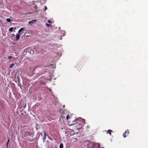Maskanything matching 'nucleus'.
I'll return each mask as SVG.
<instances>
[{
	"label": "nucleus",
	"mask_w": 148,
	"mask_h": 148,
	"mask_svg": "<svg viewBox=\"0 0 148 148\" xmlns=\"http://www.w3.org/2000/svg\"><path fill=\"white\" fill-rule=\"evenodd\" d=\"M24 137L26 140L29 141L31 142L34 140L33 134L29 131H26L25 132Z\"/></svg>",
	"instance_id": "1"
},
{
	"label": "nucleus",
	"mask_w": 148,
	"mask_h": 148,
	"mask_svg": "<svg viewBox=\"0 0 148 148\" xmlns=\"http://www.w3.org/2000/svg\"><path fill=\"white\" fill-rule=\"evenodd\" d=\"M43 132L44 135L43 137L42 138V139L43 140V142H44L46 138V136H47V134L45 131H44Z\"/></svg>",
	"instance_id": "2"
},
{
	"label": "nucleus",
	"mask_w": 148,
	"mask_h": 148,
	"mask_svg": "<svg viewBox=\"0 0 148 148\" xmlns=\"http://www.w3.org/2000/svg\"><path fill=\"white\" fill-rule=\"evenodd\" d=\"M127 133V135H128L129 133V132L128 130H126L123 134V136L124 138H125L127 136L126 134Z\"/></svg>",
	"instance_id": "3"
},
{
	"label": "nucleus",
	"mask_w": 148,
	"mask_h": 148,
	"mask_svg": "<svg viewBox=\"0 0 148 148\" xmlns=\"http://www.w3.org/2000/svg\"><path fill=\"white\" fill-rule=\"evenodd\" d=\"M71 116H70L69 114H68L66 116V120L67 121L69 119H71Z\"/></svg>",
	"instance_id": "4"
},
{
	"label": "nucleus",
	"mask_w": 148,
	"mask_h": 148,
	"mask_svg": "<svg viewBox=\"0 0 148 148\" xmlns=\"http://www.w3.org/2000/svg\"><path fill=\"white\" fill-rule=\"evenodd\" d=\"M20 36L19 35L17 34L16 35V40H19L20 38Z\"/></svg>",
	"instance_id": "5"
},
{
	"label": "nucleus",
	"mask_w": 148,
	"mask_h": 148,
	"mask_svg": "<svg viewBox=\"0 0 148 148\" xmlns=\"http://www.w3.org/2000/svg\"><path fill=\"white\" fill-rule=\"evenodd\" d=\"M112 132V131L111 130H109L108 132L107 133H108L110 135H111V132Z\"/></svg>",
	"instance_id": "6"
},
{
	"label": "nucleus",
	"mask_w": 148,
	"mask_h": 148,
	"mask_svg": "<svg viewBox=\"0 0 148 148\" xmlns=\"http://www.w3.org/2000/svg\"><path fill=\"white\" fill-rule=\"evenodd\" d=\"M34 21H36L35 20H33L31 21H29V22L28 23L29 24H31L34 23Z\"/></svg>",
	"instance_id": "7"
},
{
	"label": "nucleus",
	"mask_w": 148,
	"mask_h": 148,
	"mask_svg": "<svg viewBox=\"0 0 148 148\" xmlns=\"http://www.w3.org/2000/svg\"><path fill=\"white\" fill-rule=\"evenodd\" d=\"M23 29H24L23 28H21V29H20L18 30V34L20 33L21 32H22V31H23Z\"/></svg>",
	"instance_id": "8"
},
{
	"label": "nucleus",
	"mask_w": 148,
	"mask_h": 148,
	"mask_svg": "<svg viewBox=\"0 0 148 148\" xmlns=\"http://www.w3.org/2000/svg\"><path fill=\"white\" fill-rule=\"evenodd\" d=\"M7 21L8 22L10 23L11 21V19L10 18H8L6 19Z\"/></svg>",
	"instance_id": "9"
},
{
	"label": "nucleus",
	"mask_w": 148,
	"mask_h": 148,
	"mask_svg": "<svg viewBox=\"0 0 148 148\" xmlns=\"http://www.w3.org/2000/svg\"><path fill=\"white\" fill-rule=\"evenodd\" d=\"M60 148H63V145L62 143H61L60 145Z\"/></svg>",
	"instance_id": "10"
},
{
	"label": "nucleus",
	"mask_w": 148,
	"mask_h": 148,
	"mask_svg": "<svg viewBox=\"0 0 148 148\" xmlns=\"http://www.w3.org/2000/svg\"><path fill=\"white\" fill-rule=\"evenodd\" d=\"M14 64H10V66H9V68H11L12 67L14 66Z\"/></svg>",
	"instance_id": "11"
},
{
	"label": "nucleus",
	"mask_w": 148,
	"mask_h": 148,
	"mask_svg": "<svg viewBox=\"0 0 148 148\" xmlns=\"http://www.w3.org/2000/svg\"><path fill=\"white\" fill-rule=\"evenodd\" d=\"M13 27H11L9 29V31H10V32H12V31H13Z\"/></svg>",
	"instance_id": "12"
},
{
	"label": "nucleus",
	"mask_w": 148,
	"mask_h": 148,
	"mask_svg": "<svg viewBox=\"0 0 148 148\" xmlns=\"http://www.w3.org/2000/svg\"><path fill=\"white\" fill-rule=\"evenodd\" d=\"M13 57L12 56H8V59H10L12 58Z\"/></svg>",
	"instance_id": "13"
},
{
	"label": "nucleus",
	"mask_w": 148,
	"mask_h": 148,
	"mask_svg": "<svg viewBox=\"0 0 148 148\" xmlns=\"http://www.w3.org/2000/svg\"><path fill=\"white\" fill-rule=\"evenodd\" d=\"M64 113H63V114L62 113L61 115V117H62L63 118H65V116H64Z\"/></svg>",
	"instance_id": "14"
},
{
	"label": "nucleus",
	"mask_w": 148,
	"mask_h": 148,
	"mask_svg": "<svg viewBox=\"0 0 148 148\" xmlns=\"http://www.w3.org/2000/svg\"><path fill=\"white\" fill-rule=\"evenodd\" d=\"M9 140H10L9 139L8 140V141L7 143V144H6V146H7V147H8V143L9 142Z\"/></svg>",
	"instance_id": "15"
},
{
	"label": "nucleus",
	"mask_w": 148,
	"mask_h": 148,
	"mask_svg": "<svg viewBox=\"0 0 148 148\" xmlns=\"http://www.w3.org/2000/svg\"><path fill=\"white\" fill-rule=\"evenodd\" d=\"M86 129L87 130H88V129H89L90 128V126L89 125H87L86 127Z\"/></svg>",
	"instance_id": "16"
},
{
	"label": "nucleus",
	"mask_w": 148,
	"mask_h": 148,
	"mask_svg": "<svg viewBox=\"0 0 148 148\" xmlns=\"http://www.w3.org/2000/svg\"><path fill=\"white\" fill-rule=\"evenodd\" d=\"M48 22L49 23H52L51 22L50 20H49L48 21Z\"/></svg>",
	"instance_id": "17"
},
{
	"label": "nucleus",
	"mask_w": 148,
	"mask_h": 148,
	"mask_svg": "<svg viewBox=\"0 0 148 148\" xmlns=\"http://www.w3.org/2000/svg\"><path fill=\"white\" fill-rule=\"evenodd\" d=\"M46 25L47 26H49V24H46Z\"/></svg>",
	"instance_id": "18"
},
{
	"label": "nucleus",
	"mask_w": 148,
	"mask_h": 148,
	"mask_svg": "<svg viewBox=\"0 0 148 148\" xmlns=\"http://www.w3.org/2000/svg\"><path fill=\"white\" fill-rule=\"evenodd\" d=\"M77 119H75L74 121H73V122H74V121H75V122L77 121Z\"/></svg>",
	"instance_id": "19"
},
{
	"label": "nucleus",
	"mask_w": 148,
	"mask_h": 148,
	"mask_svg": "<svg viewBox=\"0 0 148 148\" xmlns=\"http://www.w3.org/2000/svg\"><path fill=\"white\" fill-rule=\"evenodd\" d=\"M47 9V7L46 6H45V10H46Z\"/></svg>",
	"instance_id": "20"
},
{
	"label": "nucleus",
	"mask_w": 148,
	"mask_h": 148,
	"mask_svg": "<svg viewBox=\"0 0 148 148\" xmlns=\"http://www.w3.org/2000/svg\"><path fill=\"white\" fill-rule=\"evenodd\" d=\"M40 134L41 135H42V133H41H41H40Z\"/></svg>",
	"instance_id": "21"
},
{
	"label": "nucleus",
	"mask_w": 148,
	"mask_h": 148,
	"mask_svg": "<svg viewBox=\"0 0 148 148\" xmlns=\"http://www.w3.org/2000/svg\"><path fill=\"white\" fill-rule=\"evenodd\" d=\"M34 8H36V9H37V7H36H36H34Z\"/></svg>",
	"instance_id": "22"
},
{
	"label": "nucleus",
	"mask_w": 148,
	"mask_h": 148,
	"mask_svg": "<svg viewBox=\"0 0 148 148\" xmlns=\"http://www.w3.org/2000/svg\"><path fill=\"white\" fill-rule=\"evenodd\" d=\"M34 8H36V9H37V7H36H36H34Z\"/></svg>",
	"instance_id": "23"
},
{
	"label": "nucleus",
	"mask_w": 148,
	"mask_h": 148,
	"mask_svg": "<svg viewBox=\"0 0 148 148\" xmlns=\"http://www.w3.org/2000/svg\"><path fill=\"white\" fill-rule=\"evenodd\" d=\"M101 148H104V147H101Z\"/></svg>",
	"instance_id": "24"
}]
</instances>
